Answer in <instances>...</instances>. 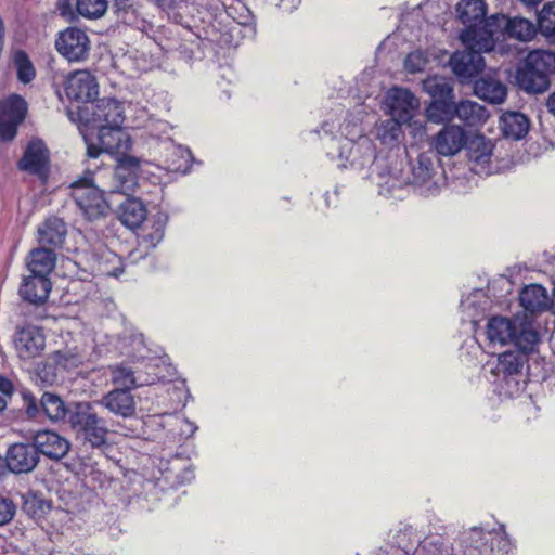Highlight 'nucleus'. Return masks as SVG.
<instances>
[{"label": "nucleus", "instance_id": "nucleus-16", "mask_svg": "<svg viewBox=\"0 0 555 555\" xmlns=\"http://www.w3.org/2000/svg\"><path fill=\"white\" fill-rule=\"evenodd\" d=\"M13 341L18 357L28 360L41 353L46 345V337L39 327L27 325L16 331Z\"/></svg>", "mask_w": 555, "mask_h": 555}, {"label": "nucleus", "instance_id": "nucleus-22", "mask_svg": "<svg viewBox=\"0 0 555 555\" xmlns=\"http://www.w3.org/2000/svg\"><path fill=\"white\" fill-rule=\"evenodd\" d=\"M40 406L42 414L51 423L65 424L69 410L72 409V401L66 402L60 395L52 391H44L40 398Z\"/></svg>", "mask_w": 555, "mask_h": 555}, {"label": "nucleus", "instance_id": "nucleus-62", "mask_svg": "<svg viewBox=\"0 0 555 555\" xmlns=\"http://www.w3.org/2000/svg\"><path fill=\"white\" fill-rule=\"evenodd\" d=\"M122 272H124V269H115L114 275L119 276V274H121Z\"/></svg>", "mask_w": 555, "mask_h": 555}, {"label": "nucleus", "instance_id": "nucleus-34", "mask_svg": "<svg viewBox=\"0 0 555 555\" xmlns=\"http://www.w3.org/2000/svg\"><path fill=\"white\" fill-rule=\"evenodd\" d=\"M539 341L540 335L532 328L531 324L525 321H518L515 337L512 341L515 348L528 356L535 350Z\"/></svg>", "mask_w": 555, "mask_h": 555}, {"label": "nucleus", "instance_id": "nucleus-47", "mask_svg": "<svg viewBox=\"0 0 555 555\" xmlns=\"http://www.w3.org/2000/svg\"><path fill=\"white\" fill-rule=\"evenodd\" d=\"M427 59L421 51L411 52L404 60V68L409 73H418L424 70Z\"/></svg>", "mask_w": 555, "mask_h": 555}, {"label": "nucleus", "instance_id": "nucleus-36", "mask_svg": "<svg viewBox=\"0 0 555 555\" xmlns=\"http://www.w3.org/2000/svg\"><path fill=\"white\" fill-rule=\"evenodd\" d=\"M527 361L528 356L515 348L514 350L504 351L499 356L496 370L505 376L517 375L521 372Z\"/></svg>", "mask_w": 555, "mask_h": 555}, {"label": "nucleus", "instance_id": "nucleus-44", "mask_svg": "<svg viewBox=\"0 0 555 555\" xmlns=\"http://www.w3.org/2000/svg\"><path fill=\"white\" fill-rule=\"evenodd\" d=\"M185 151L181 147L171 146L166 157L167 169L170 171H185L188 159L184 157Z\"/></svg>", "mask_w": 555, "mask_h": 555}, {"label": "nucleus", "instance_id": "nucleus-59", "mask_svg": "<svg viewBox=\"0 0 555 555\" xmlns=\"http://www.w3.org/2000/svg\"><path fill=\"white\" fill-rule=\"evenodd\" d=\"M519 1L528 7H534L538 3H540L542 0H519Z\"/></svg>", "mask_w": 555, "mask_h": 555}, {"label": "nucleus", "instance_id": "nucleus-42", "mask_svg": "<svg viewBox=\"0 0 555 555\" xmlns=\"http://www.w3.org/2000/svg\"><path fill=\"white\" fill-rule=\"evenodd\" d=\"M112 382L117 385V388H126L131 391V388L137 387L134 372L126 365H116L112 367Z\"/></svg>", "mask_w": 555, "mask_h": 555}, {"label": "nucleus", "instance_id": "nucleus-9", "mask_svg": "<svg viewBox=\"0 0 555 555\" xmlns=\"http://www.w3.org/2000/svg\"><path fill=\"white\" fill-rule=\"evenodd\" d=\"M17 168L38 177L43 183L47 182L50 175V155L46 144L41 140L30 141L17 162Z\"/></svg>", "mask_w": 555, "mask_h": 555}, {"label": "nucleus", "instance_id": "nucleus-31", "mask_svg": "<svg viewBox=\"0 0 555 555\" xmlns=\"http://www.w3.org/2000/svg\"><path fill=\"white\" fill-rule=\"evenodd\" d=\"M501 129L506 138L519 140L529 130V119L519 112H506L501 116Z\"/></svg>", "mask_w": 555, "mask_h": 555}, {"label": "nucleus", "instance_id": "nucleus-28", "mask_svg": "<svg viewBox=\"0 0 555 555\" xmlns=\"http://www.w3.org/2000/svg\"><path fill=\"white\" fill-rule=\"evenodd\" d=\"M108 431L111 429L106 426L105 420L96 414L76 436L88 442L92 448H101L107 444Z\"/></svg>", "mask_w": 555, "mask_h": 555}, {"label": "nucleus", "instance_id": "nucleus-24", "mask_svg": "<svg viewBox=\"0 0 555 555\" xmlns=\"http://www.w3.org/2000/svg\"><path fill=\"white\" fill-rule=\"evenodd\" d=\"M146 216L144 203L137 197H127L119 206V220L129 229L141 227Z\"/></svg>", "mask_w": 555, "mask_h": 555}, {"label": "nucleus", "instance_id": "nucleus-18", "mask_svg": "<svg viewBox=\"0 0 555 555\" xmlns=\"http://www.w3.org/2000/svg\"><path fill=\"white\" fill-rule=\"evenodd\" d=\"M51 287L52 283L49 278L30 274L24 278L18 292L23 300L39 306L47 301Z\"/></svg>", "mask_w": 555, "mask_h": 555}, {"label": "nucleus", "instance_id": "nucleus-37", "mask_svg": "<svg viewBox=\"0 0 555 555\" xmlns=\"http://www.w3.org/2000/svg\"><path fill=\"white\" fill-rule=\"evenodd\" d=\"M437 154L433 151L421 153L417 157V162L412 166V175L414 183L422 184L427 182L434 175L435 165L434 159L437 158Z\"/></svg>", "mask_w": 555, "mask_h": 555}, {"label": "nucleus", "instance_id": "nucleus-4", "mask_svg": "<svg viewBox=\"0 0 555 555\" xmlns=\"http://www.w3.org/2000/svg\"><path fill=\"white\" fill-rule=\"evenodd\" d=\"M555 74L554 57L548 51H531L524 66L517 69L516 81L528 94H541L551 87V75Z\"/></svg>", "mask_w": 555, "mask_h": 555}, {"label": "nucleus", "instance_id": "nucleus-48", "mask_svg": "<svg viewBox=\"0 0 555 555\" xmlns=\"http://www.w3.org/2000/svg\"><path fill=\"white\" fill-rule=\"evenodd\" d=\"M14 391L15 387L12 380L7 376L0 375V414L7 409Z\"/></svg>", "mask_w": 555, "mask_h": 555}, {"label": "nucleus", "instance_id": "nucleus-57", "mask_svg": "<svg viewBox=\"0 0 555 555\" xmlns=\"http://www.w3.org/2000/svg\"><path fill=\"white\" fill-rule=\"evenodd\" d=\"M546 107L548 113L555 116V91L548 95L546 100Z\"/></svg>", "mask_w": 555, "mask_h": 555}, {"label": "nucleus", "instance_id": "nucleus-53", "mask_svg": "<svg viewBox=\"0 0 555 555\" xmlns=\"http://www.w3.org/2000/svg\"><path fill=\"white\" fill-rule=\"evenodd\" d=\"M362 149L365 150L366 159L369 162H372V159L374 158V149H373V146L371 144H366L365 146H363V145H353L350 149V154L353 155V156L358 155V154H360Z\"/></svg>", "mask_w": 555, "mask_h": 555}, {"label": "nucleus", "instance_id": "nucleus-2", "mask_svg": "<svg viewBox=\"0 0 555 555\" xmlns=\"http://www.w3.org/2000/svg\"><path fill=\"white\" fill-rule=\"evenodd\" d=\"M66 115L79 128L88 130L122 125L125 121L124 104L114 98L95 99L91 104L69 106Z\"/></svg>", "mask_w": 555, "mask_h": 555}, {"label": "nucleus", "instance_id": "nucleus-38", "mask_svg": "<svg viewBox=\"0 0 555 555\" xmlns=\"http://www.w3.org/2000/svg\"><path fill=\"white\" fill-rule=\"evenodd\" d=\"M12 62L16 69L17 80L24 85L31 82L36 77V68L24 50H16L12 53Z\"/></svg>", "mask_w": 555, "mask_h": 555}, {"label": "nucleus", "instance_id": "nucleus-21", "mask_svg": "<svg viewBox=\"0 0 555 555\" xmlns=\"http://www.w3.org/2000/svg\"><path fill=\"white\" fill-rule=\"evenodd\" d=\"M67 235L66 223L57 217L46 219L38 229V241L41 246L48 248L61 247Z\"/></svg>", "mask_w": 555, "mask_h": 555}, {"label": "nucleus", "instance_id": "nucleus-13", "mask_svg": "<svg viewBox=\"0 0 555 555\" xmlns=\"http://www.w3.org/2000/svg\"><path fill=\"white\" fill-rule=\"evenodd\" d=\"M142 172V159L129 155L128 152L116 156L114 179L120 188V192L133 191L138 185L139 176Z\"/></svg>", "mask_w": 555, "mask_h": 555}, {"label": "nucleus", "instance_id": "nucleus-8", "mask_svg": "<svg viewBox=\"0 0 555 555\" xmlns=\"http://www.w3.org/2000/svg\"><path fill=\"white\" fill-rule=\"evenodd\" d=\"M64 92L70 102L91 104L99 95V83L89 70H75L63 81Z\"/></svg>", "mask_w": 555, "mask_h": 555}, {"label": "nucleus", "instance_id": "nucleus-25", "mask_svg": "<svg viewBox=\"0 0 555 555\" xmlns=\"http://www.w3.org/2000/svg\"><path fill=\"white\" fill-rule=\"evenodd\" d=\"M468 160L483 167L489 164L492 156L493 144L483 134H475L466 138L465 144Z\"/></svg>", "mask_w": 555, "mask_h": 555}, {"label": "nucleus", "instance_id": "nucleus-27", "mask_svg": "<svg viewBox=\"0 0 555 555\" xmlns=\"http://www.w3.org/2000/svg\"><path fill=\"white\" fill-rule=\"evenodd\" d=\"M27 267L33 275L49 278V274L55 267L54 250L44 246L33 249L29 254Z\"/></svg>", "mask_w": 555, "mask_h": 555}, {"label": "nucleus", "instance_id": "nucleus-55", "mask_svg": "<svg viewBox=\"0 0 555 555\" xmlns=\"http://www.w3.org/2000/svg\"><path fill=\"white\" fill-rule=\"evenodd\" d=\"M103 152H105V151H104V149H102L100 143L99 144L88 143L87 155L90 158H96Z\"/></svg>", "mask_w": 555, "mask_h": 555}, {"label": "nucleus", "instance_id": "nucleus-20", "mask_svg": "<svg viewBox=\"0 0 555 555\" xmlns=\"http://www.w3.org/2000/svg\"><path fill=\"white\" fill-rule=\"evenodd\" d=\"M420 107L418 99L408 89L396 88L391 98V116L409 122Z\"/></svg>", "mask_w": 555, "mask_h": 555}, {"label": "nucleus", "instance_id": "nucleus-32", "mask_svg": "<svg viewBox=\"0 0 555 555\" xmlns=\"http://www.w3.org/2000/svg\"><path fill=\"white\" fill-rule=\"evenodd\" d=\"M96 414L92 402L72 401V409L69 410L65 424L68 425L75 434H78Z\"/></svg>", "mask_w": 555, "mask_h": 555}, {"label": "nucleus", "instance_id": "nucleus-19", "mask_svg": "<svg viewBox=\"0 0 555 555\" xmlns=\"http://www.w3.org/2000/svg\"><path fill=\"white\" fill-rule=\"evenodd\" d=\"M474 93L491 104H501L507 95V87L491 74H486L474 81Z\"/></svg>", "mask_w": 555, "mask_h": 555}, {"label": "nucleus", "instance_id": "nucleus-14", "mask_svg": "<svg viewBox=\"0 0 555 555\" xmlns=\"http://www.w3.org/2000/svg\"><path fill=\"white\" fill-rule=\"evenodd\" d=\"M459 20L465 29L486 30L494 38V29L486 18V4L482 0H461L456 5Z\"/></svg>", "mask_w": 555, "mask_h": 555}, {"label": "nucleus", "instance_id": "nucleus-43", "mask_svg": "<svg viewBox=\"0 0 555 555\" xmlns=\"http://www.w3.org/2000/svg\"><path fill=\"white\" fill-rule=\"evenodd\" d=\"M465 542V555H489L486 551L481 550L482 546H486V533L482 529L472 528Z\"/></svg>", "mask_w": 555, "mask_h": 555}, {"label": "nucleus", "instance_id": "nucleus-54", "mask_svg": "<svg viewBox=\"0 0 555 555\" xmlns=\"http://www.w3.org/2000/svg\"><path fill=\"white\" fill-rule=\"evenodd\" d=\"M9 474H12V469L8 457L5 454L3 456L0 454V479L7 477Z\"/></svg>", "mask_w": 555, "mask_h": 555}, {"label": "nucleus", "instance_id": "nucleus-29", "mask_svg": "<svg viewBox=\"0 0 555 555\" xmlns=\"http://www.w3.org/2000/svg\"><path fill=\"white\" fill-rule=\"evenodd\" d=\"M422 89L430 96V101L455 98L454 82L443 76H429L422 81Z\"/></svg>", "mask_w": 555, "mask_h": 555}, {"label": "nucleus", "instance_id": "nucleus-30", "mask_svg": "<svg viewBox=\"0 0 555 555\" xmlns=\"http://www.w3.org/2000/svg\"><path fill=\"white\" fill-rule=\"evenodd\" d=\"M455 98L430 101L426 107V117L434 124H448L455 118Z\"/></svg>", "mask_w": 555, "mask_h": 555}, {"label": "nucleus", "instance_id": "nucleus-40", "mask_svg": "<svg viewBox=\"0 0 555 555\" xmlns=\"http://www.w3.org/2000/svg\"><path fill=\"white\" fill-rule=\"evenodd\" d=\"M107 7V0H76V12L89 20L102 17Z\"/></svg>", "mask_w": 555, "mask_h": 555}, {"label": "nucleus", "instance_id": "nucleus-26", "mask_svg": "<svg viewBox=\"0 0 555 555\" xmlns=\"http://www.w3.org/2000/svg\"><path fill=\"white\" fill-rule=\"evenodd\" d=\"M520 306L530 312L543 311L550 306L546 289L539 284L525 286L519 294Z\"/></svg>", "mask_w": 555, "mask_h": 555}, {"label": "nucleus", "instance_id": "nucleus-10", "mask_svg": "<svg viewBox=\"0 0 555 555\" xmlns=\"http://www.w3.org/2000/svg\"><path fill=\"white\" fill-rule=\"evenodd\" d=\"M489 25L494 29V39L504 34L509 38L528 41L535 35V26L524 17L509 18L503 14H494L489 17Z\"/></svg>", "mask_w": 555, "mask_h": 555}, {"label": "nucleus", "instance_id": "nucleus-6", "mask_svg": "<svg viewBox=\"0 0 555 555\" xmlns=\"http://www.w3.org/2000/svg\"><path fill=\"white\" fill-rule=\"evenodd\" d=\"M54 47L68 62H82L89 56L91 42L85 30L69 26L57 34Z\"/></svg>", "mask_w": 555, "mask_h": 555}, {"label": "nucleus", "instance_id": "nucleus-49", "mask_svg": "<svg viewBox=\"0 0 555 555\" xmlns=\"http://www.w3.org/2000/svg\"><path fill=\"white\" fill-rule=\"evenodd\" d=\"M56 9L62 17L68 22H74L78 13L73 9L70 0H57Z\"/></svg>", "mask_w": 555, "mask_h": 555}, {"label": "nucleus", "instance_id": "nucleus-5", "mask_svg": "<svg viewBox=\"0 0 555 555\" xmlns=\"http://www.w3.org/2000/svg\"><path fill=\"white\" fill-rule=\"evenodd\" d=\"M72 197L89 220H96L104 217L108 204L103 192L94 184L93 172L86 171L85 175L70 183Z\"/></svg>", "mask_w": 555, "mask_h": 555}, {"label": "nucleus", "instance_id": "nucleus-50", "mask_svg": "<svg viewBox=\"0 0 555 555\" xmlns=\"http://www.w3.org/2000/svg\"><path fill=\"white\" fill-rule=\"evenodd\" d=\"M153 228L154 230L144 235L143 240L150 243L152 246H156V244H158L164 237L165 224L158 221L153 225Z\"/></svg>", "mask_w": 555, "mask_h": 555}, {"label": "nucleus", "instance_id": "nucleus-61", "mask_svg": "<svg viewBox=\"0 0 555 555\" xmlns=\"http://www.w3.org/2000/svg\"><path fill=\"white\" fill-rule=\"evenodd\" d=\"M53 87L55 89V93L61 98V90H60V87L56 85V82H53Z\"/></svg>", "mask_w": 555, "mask_h": 555}, {"label": "nucleus", "instance_id": "nucleus-51", "mask_svg": "<svg viewBox=\"0 0 555 555\" xmlns=\"http://www.w3.org/2000/svg\"><path fill=\"white\" fill-rule=\"evenodd\" d=\"M54 361L56 365L67 369L77 364V358L75 356H67L62 351L54 352Z\"/></svg>", "mask_w": 555, "mask_h": 555}, {"label": "nucleus", "instance_id": "nucleus-15", "mask_svg": "<svg viewBox=\"0 0 555 555\" xmlns=\"http://www.w3.org/2000/svg\"><path fill=\"white\" fill-rule=\"evenodd\" d=\"M38 455H44L50 460L59 461L67 455L70 443L67 439L53 430H39L31 438Z\"/></svg>", "mask_w": 555, "mask_h": 555}, {"label": "nucleus", "instance_id": "nucleus-12", "mask_svg": "<svg viewBox=\"0 0 555 555\" xmlns=\"http://www.w3.org/2000/svg\"><path fill=\"white\" fill-rule=\"evenodd\" d=\"M466 138L461 126L446 125L431 138L430 146L437 155L454 156L465 146Z\"/></svg>", "mask_w": 555, "mask_h": 555}, {"label": "nucleus", "instance_id": "nucleus-45", "mask_svg": "<svg viewBox=\"0 0 555 555\" xmlns=\"http://www.w3.org/2000/svg\"><path fill=\"white\" fill-rule=\"evenodd\" d=\"M17 511V506L14 501L0 494V526L10 524Z\"/></svg>", "mask_w": 555, "mask_h": 555}, {"label": "nucleus", "instance_id": "nucleus-17", "mask_svg": "<svg viewBox=\"0 0 555 555\" xmlns=\"http://www.w3.org/2000/svg\"><path fill=\"white\" fill-rule=\"evenodd\" d=\"M98 143L106 153L116 156L129 152L132 146L131 137L122 128V125H113L98 129Z\"/></svg>", "mask_w": 555, "mask_h": 555}, {"label": "nucleus", "instance_id": "nucleus-58", "mask_svg": "<svg viewBox=\"0 0 555 555\" xmlns=\"http://www.w3.org/2000/svg\"><path fill=\"white\" fill-rule=\"evenodd\" d=\"M438 544H441L439 540H437V541H429V542H428V541H424V542L421 544V548H422V550H426V548H427V546H436V545H438Z\"/></svg>", "mask_w": 555, "mask_h": 555}, {"label": "nucleus", "instance_id": "nucleus-46", "mask_svg": "<svg viewBox=\"0 0 555 555\" xmlns=\"http://www.w3.org/2000/svg\"><path fill=\"white\" fill-rule=\"evenodd\" d=\"M22 398L25 406V414L27 418L34 420L42 414V410L40 406V400L38 401L36 397L28 390L22 392Z\"/></svg>", "mask_w": 555, "mask_h": 555}, {"label": "nucleus", "instance_id": "nucleus-33", "mask_svg": "<svg viewBox=\"0 0 555 555\" xmlns=\"http://www.w3.org/2000/svg\"><path fill=\"white\" fill-rule=\"evenodd\" d=\"M455 117L468 126L485 122L489 118L487 108L474 101L462 100L456 103Z\"/></svg>", "mask_w": 555, "mask_h": 555}, {"label": "nucleus", "instance_id": "nucleus-7", "mask_svg": "<svg viewBox=\"0 0 555 555\" xmlns=\"http://www.w3.org/2000/svg\"><path fill=\"white\" fill-rule=\"evenodd\" d=\"M27 102L16 93L0 101V141L10 142L17 133V127L26 117Z\"/></svg>", "mask_w": 555, "mask_h": 555}, {"label": "nucleus", "instance_id": "nucleus-60", "mask_svg": "<svg viewBox=\"0 0 555 555\" xmlns=\"http://www.w3.org/2000/svg\"><path fill=\"white\" fill-rule=\"evenodd\" d=\"M553 311L555 312V288L553 289V296H552V299H550V306Z\"/></svg>", "mask_w": 555, "mask_h": 555}, {"label": "nucleus", "instance_id": "nucleus-39", "mask_svg": "<svg viewBox=\"0 0 555 555\" xmlns=\"http://www.w3.org/2000/svg\"><path fill=\"white\" fill-rule=\"evenodd\" d=\"M538 27L543 36L555 42V2L543 5L538 15Z\"/></svg>", "mask_w": 555, "mask_h": 555}, {"label": "nucleus", "instance_id": "nucleus-3", "mask_svg": "<svg viewBox=\"0 0 555 555\" xmlns=\"http://www.w3.org/2000/svg\"><path fill=\"white\" fill-rule=\"evenodd\" d=\"M98 403L105 408L109 413L120 421H113L111 423V431L129 438H135L143 431V422L137 416V402L129 389L115 388L98 401Z\"/></svg>", "mask_w": 555, "mask_h": 555}, {"label": "nucleus", "instance_id": "nucleus-52", "mask_svg": "<svg viewBox=\"0 0 555 555\" xmlns=\"http://www.w3.org/2000/svg\"><path fill=\"white\" fill-rule=\"evenodd\" d=\"M132 7L133 4L131 0H114V8L118 15L121 13L127 14Z\"/></svg>", "mask_w": 555, "mask_h": 555}, {"label": "nucleus", "instance_id": "nucleus-11", "mask_svg": "<svg viewBox=\"0 0 555 555\" xmlns=\"http://www.w3.org/2000/svg\"><path fill=\"white\" fill-rule=\"evenodd\" d=\"M5 455L14 475L29 474L37 468L40 462V456L33 440L30 442L11 443Z\"/></svg>", "mask_w": 555, "mask_h": 555}, {"label": "nucleus", "instance_id": "nucleus-35", "mask_svg": "<svg viewBox=\"0 0 555 555\" xmlns=\"http://www.w3.org/2000/svg\"><path fill=\"white\" fill-rule=\"evenodd\" d=\"M22 509L31 518H42L52 508L51 501L40 492L29 490L22 495Z\"/></svg>", "mask_w": 555, "mask_h": 555}, {"label": "nucleus", "instance_id": "nucleus-23", "mask_svg": "<svg viewBox=\"0 0 555 555\" xmlns=\"http://www.w3.org/2000/svg\"><path fill=\"white\" fill-rule=\"evenodd\" d=\"M517 320L505 317H492L487 324V336L492 343L506 345L513 341L517 330Z\"/></svg>", "mask_w": 555, "mask_h": 555}, {"label": "nucleus", "instance_id": "nucleus-56", "mask_svg": "<svg viewBox=\"0 0 555 555\" xmlns=\"http://www.w3.org/2000/svg\"><path fill=\"white\" fill-rule=\"evenodd\" d=\"M502 531H503V535L500 537L499 547L501 551H503L504 553L507 554L512 550V543H511V540L508 539L504 528H502Z\"/></svg>", "mask_w": 555, "mask_h": 555}, {"label": "nucleus", "instance_id": "nucleus-1", "mask_svg": "<svg viewBox=\"0 0 555 555\" xmlns=\"http://www.w3.org/2000/svg\"><path fill=\"white\" fill-rule=\"evenodd\" d=\"M460 40L463 50L455 51L449 59V66L462 85L470 83L482 73L486 62L483 52L494 49L495 39L486 30L463 29Z\"/></svg>", "mask_w": 555, "mask_h": 555}, {"label": "nucleus", "instance_id": "nucleus-63", "mask_svg": "<svg viewBox=\"0 0 555 555\" xmlns=\"http://www.w3.org/2000/svg\"><path fill=\"white\" fill-rule=\"evenodd\" d=\"M47 367H48V365H47V364H44L42 370H40V369H39V370H38V375H39V376H41V373H42L43 371H46V370H47Z\"/></svg>", "mask_w": 555, "mask_h": 555}, {"label": "nucleus", "instance_id": "nucleus-41", "mask_svg": "<svg viewBox=\"0 0 555 555\" xmlns=\"http://www.w3.org/2000/svg\"><path fill=\"white\" fill-rule=\"evenodd\" d=\"M403 121L392 117L387 120L378 131V138L383 144L393 145L399 142L401 135V125Z\"/></svg>", "mask_w": 555, "mask_h": 555}]
</instances>
